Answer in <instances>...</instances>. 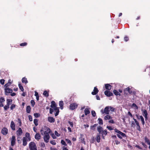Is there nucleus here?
<instances>
[{
	"label": "nucleus",
	"mask_w": 150,
	"mask_h": 150,
	"mask_svg": "<svg viewBox=\"0 0 150 150\" xmlns=\"http://www.w3.org/2000/svg\"><path fill=\"white\" fill-rule=\"evenodd\" d=\"M9 108V106L8 105H6L4 107V108L5 110H6Z\"/></svg>",
	"instance_id": "37998d69"
},
{
	"label": "nucleus",
	"mask_w": 150,
	"mask_h": 150,
	"mask_svg": "<svg viewBox=\"0 0 150 150\" xmlns=\"http://www.w3.org/2000/svg\"><path fill=\"white\" fill-rule=\"evenodd\" d=\"M34 116L36 118H38L40 116V114L38 113H35L34 114Z\"/></svg>",
	"instance_id": "a19ab883"
},
{
	"label": "nucleus",
	"mask_w": 150,
	"mask_h": 150,
	"mask_svg": "<svg viewBox=\"0 0 150 150\" xmlns=\"http://www.w3.org/2000/svg\"><path fill=\"white\" fill-rule=\"evenodd\" d=\"M135 147H136L138 148L139 149H142V147H140L138 145H136Z\"/></svg>",
	"instance_id": "338daca9"
},
{
	"label": "nucleus",
	"mask_w": 150,
	"mask_h": 150,
	"mask_svg": "<svg viewBox=\"0 0 150 150\" xmlns=\"http://www.w3.org/2000/svg\"><path fill=\"white\" fill-rule=\"evenodd\" d=\"M98 91L96 87L94 88L93 91L92 92L91 94L93 95H95L98 93Z\"/></svg>",
	"instance_id": "ddd939ff"
},
{
	"label": "nucleus",
	"mask_w": 150,
	"mask_h": 150,
	"mask_svg": "<svg viewBox=\"0 0 150 150\" xmlns=\"http://www.w3.org/2000/svg\"><path fill=\"white\" fill-rule=\"evenodd\" d=\"M78 106L77 104L75 103L71 104L70 105V108L71 110H74Z\"/></svg>",
	"instance_id": "39448f33"
},
{
	"label": "nucleus",
	"mask_w": 150,
	"mask_h": 150,
	"mask_svg": "<svg viewBox=\"0 0 150 150\" xmlns=\"http://www.w3.org/2000/svg\"><path fill=\"white\" fill-rule=\"evenodd\" d=\"M43 95L46 97H48L49 96V94L46 91L44 92Z\"/></svg>",
	"instance_id": "e433bc0d"
},
{
	"label": "nucleus",
	"mask_w": 150,
	"mask_h": 150,
	"mask_svg": "<svg viewBox=\"0 0 150 150\" xmlns=\"http://www.w3.org/2000/svg\"><path fill=\"white\" fill-rule=\"evenodd\" d=\"M61 143L63 145H64L65 146H67V144H66V143H65V142L64 140H61Z\"/></svg>",
	"instance_id": "49530a36"
},
{
	"label": "nucleus",
	"mask_w": 150,
	"mask_h": 150,
	"mask_svg": "<svg viewBox=\"0 0 150 150\" xmlns=\"http://www.w3.org/2000/svg\"><path fill=\"white\" fill-rule=\"evenodd\" d=\"M1 132L3 135H5L8 134V129L6 128H3L1 130Z\"/></svg>",
	"instance_id": "423d86ee"
},
{
	"label": "nucleus",
	"mask_w": 150,
	"mask_h": 150,
	"mask_svg": "<svg viewBox=\"0 0 150 150\" xmlns=\"http://www.w3.org/2000/svg\"><path fill=\"white\" fill-rule=\"evenodd\" d=\"M113 93L116 96H120V93L117 90H114L113 91Z\"/></svg>",
	"instance_id": "c85d7f7f"
},
{
	"label": "nucleus",
	"mask_w": 150,
	"mask_h": 150,
	"mask_svg": "<svg viewBox=\"0 0 150 150\" xmlns=\"http://www.w3.org/2000/svg\"><path fill=\"white\" fill-rule=\"evenodd\" d=\"M16 141V137L15 136L13 135L12 136L11 142V145L12 146H14L15 144Z\"/></svg>",
	"instance_id": "0eeeda50"
},
{
	"label": "nucleus",
	"mask_w": 150,
	"mask_h": 150,
	"mask_svg": "<svg viewBox=\"0 0 150 150\" xmlns=\"http://www.w3.org/2000/svg\"><path fill=\"white\" fill-rule=\"evenodd\" d=\"M51 135L53 139H55L56 138V137L54 133L52 134H51Z\"/></svg>",
	"instance_id": "13d9d810"
},
{
	"label": "nucleus",
	"mask_w": 150,
	"mask_h": 150,
	"mask_svg": "<svg viewBox=\"0 0 150 150\" xmlns=\"http://www.w3.org/2000/svg\"><path fill=\"white\" fill-rule=\"evenodd\" d=\"M141 144H142V145L144 146V147L146 148H147V145L145 144V143H144L143 142H142L141 143Z\"/></svg>",
	"instance_id": "052dcab7"
},
{
	"label": "nucleus",
	"mask_w": 150,
	"mask_h": 150,
	"mask_svg": "<svg viewBox=\"0 0 150 150\" xmlns=\"http://www.w3.org/2000/svg\"><path fill=\"white\" fill-rule=\"evenodd\" d=\"M22 129L20 127L16 131V134L18 136H20L22 134Z\"/></svg>",
	"instance_id": "1a4fd4ad"
},
{
	"label": "nucleus",
	"mask_w": 150,
	"mask_h": 150,
	"mask_svg": "<svg viewBox=\"0 0 150 150\" xmlns=\"http://www.w3.org/2000/svg\"><path fill=\"white\" fill-rule=\"evenodd\" d=\"M105 94L108 97L113 95V93L108 91H105L104 92Z\"/></svg>",
	"instance_id": "6e6552de"
},
{
	"label": "nucleus",
	"mask_w": 150,
	"mask_h": 150,
	"mask_svg": "<svg viewBox=\"0 0 150 150\" xmlns=\"http://www.w3.org/2000/svg\"><path fill=\"white\" fill-rule=\"evenodd\" d=\"M98 124L100 125H103V121L102 119L100 118H99L98 120Z\"/></svg>",
	"instance_id": "f704fd0d"
},
{
	"label": "nucleus",
	"mask_w": 150,
	"mask_h": 150,
	"mask_svg": "<svg viewBox=\"0 0 150 150\" xmlns=\"http://www.w3.org/2000/svg\"><path fill=\"white\" fill-rule=\"evenodd\" d=\"M137 129L139 131L141 132L142 131V130L141 129L140 127V125L139 126H137Z\"/></svg>",
	"instance_id": "6e6d98bb"
},
{
	"label": "nucleus",
	"mask_w": 150,
	"mask_h": 150,
	"mask_svg": "<svg viewBox=\"0 0 150 150\" xmlns=\"http://www.w3.org/2000/svg\"><path fill=\"white\" fill-rule=\"evenodd\" d=\"M129 38L125 36L124 38V40H125L127 42Z\"/></svg>",
	"instance_id": "e2e57ef3"
},
{
	"label": "nucleus",
	"mask_w": 150,
	"mask_h": 150,
	"mask_svg": "<svg viewBox=\"0 0 150 150\" xmlns=\"http://www.w3.org/2000/svg\"><path fill=\"white\" fill-rule=\"evenodd\" d=\"M22 83H28V81L27 80V79L25 77H23L22 78Z\"/></svg>",
	"instance_id": "473e14b6"
},
{
	"label": "nucleus",
	"mask_w": 150,
	"mask_h": 150,
	"mask_svg": "<svg viewBox=\"0 0 150 150\" xmlns=\"http://www.w3.org/2000/svg\"><path fill=\"white\" fill-rule=\"evenodd\" d=\"M18 86L20 89L21 90V91H24V88L20 84H18Z\"/></svg>",
	"instance_id": "c9c22d12"
},
{
	"label": "nucleus",
	"mask_w": 150,
	"mask_h": 150,
	"mask_svg": "<svg viewBox=\"0 0 150 150\" xmlns=\"http://www.w3.org/2000/svg\"><path fill=\"white\" fill-rule=\"evenodd\" d=\"M105 88L108 90H110L112 86L109 84H105Z\"/></svg>",
	"instance_id": "6ab92c4d"
},
{
	"label": "nucleus",
	"mask_w": 150,
	"mask_h": 150,
	"mask_svg": "<svg viewBox=\"0 0 150 150\" xmlns=\"http://www.w3.org/2000/svg\"><path fill=\"white\" fill-rule=\"evenodd\" d=\"M125 91H127L129 93L131 94L132 93V91L129 87H127L125 89Z\"/></svg>",
	"instance_id": "cd10ccee"
},
{
	"label": "nucleus",
	"mask_w": 150,
	"mask_h": 150,
	"mask_svg": "<svg viewBox=\"0 0 150 150\" xmlns=\"http://www.w3.org/2000/svg\"><path fill=\"white\" fill-rule=\"evenodd\" d=\"M28 140L26 139L25 137H23V146H25L26 145L27 143Z\"/></svg>",
	"instance_id": "dca6fc26"
},
{
	"label": "nucleus",
	"mask_w": 150,
	"mask_h": 150,
	"mask_svg": "<svg viewBox=\"0 0 150 150\" xmlns=\"http://www.w3.org/2000/svg\"><path fill=\"white\" fill-rule=\"evenodd\" d=\"M28 118L30 121H33L32 117L31 115H29L28 116Z\"/></svg>",
	"instance_id": "bf43d9fd"
},
{
	"label": "nucleus",
	"mask_w": 150,
	"mask_h": 150,
	"mask_svg": "<svg viewBox=\"0 0 150 150\" xmlns=\"http://www.w3.org/2000/svg\"><path fill=\"white\" fill-rule=\"evenodd\" d=\"M98 125L97 124H94L93 125L91 126L90 127V129L91 130H95V127Z\"/></svg>",
	"instance_id": "2f4dec72"
},
{
	"label": "nucleus",
	"mask_w": 150,
	"mask_h": 150,
	"mask_svg": "<svg viewBox=\"0 0 150 150\" xmlns=\"http://www.w3.org/2000/svg\"><path fill=\"white\" fill-rule=\"evenodd\" d=\"M100 111L103 114L105 113L106 115H109L110 111L109 106L106 107L104 108V110L103 109H102Z\"/></svg>",
	"instance_id": "20e7f679"
},
{
	"label": "nucleus",
	"mask_w": 150,
	"mask_h": 150,
	"mask_svg": "<svg viewBox=\"0 0 150 150\" xmlns=\"http://www.w3.org/2000/svg\"><path fill=\"white\" fill-rule=\"evenodd\" d=\"M10 85V83H7L4 85V87L5 88H8V87Z\"/></svg>",
	"instance_id": "4d7b16f0"
},
{
	"label": "nucleus",
	"mask_w": 150,
	"mask_h": 150,
	"mask_svg": "<svg viewBox=\"0 0 150 150\" xmlns=\"http://www.w3.org/2000/svg\"><path fill=\"white\" fill-rule=\"evenodd\" d=\"M66 141L67 143L69 144L70 146L71 145L72 143L71 141L68 139H66Z\"/></svg>",
	"instance_id": "58836bf2"
},
{
	"label": "nucleus",
	"mask_w": 150,
	"mask_h": 150,
	"mask_svg": "<svg viewBox=\"0 0 150 150\" xmlns=\"http://www.w3.org/2000/svg\"><path fill=\"white\" fill-rule=\"evenodd\" d=\"M13 100L11 99H7L6 100L7 105L9 106L12 103Z\"/></svg>",
	"instance_id": "4be33fe9"
},
{
	"label": "nucleus",
	"mask_w": 150,
	"mask_h": 150,
	"mask_svg": "<svg viewBox=\"0 0 150 150\" xmlns=\"http://www.w3.org/2000/svg\"><path fill=\"white\" fill-rule=\"evenodd\" d=\"M63 102L62 101H60L59 103V105L60 106V108L61 109H63Z\"/></svg>",
	"instance_id": "7c9ffc66"
},
{
	"label": "nucleus",
	"mask_w": 150,
	"mask_h": 150,
	"mask_svg": "<svg viewBox=\"0 0 150 150\" xmlns=\"http://www.w3.org/2000/svg\"><path fill=\"white\" fill-rule=\"evenodd\" d=\"M53 108L54 109V110L55 111H56L59 110V109L57 107V106H55V107H54V108Z\"/></svg>",
	"instance_id": "680f3d73"
},
{
	"label": "nucleus",
	"mask_w": 150,
	"mask_h": 150,
	"mask_svg": "<svg viewBox=\"0 0 150 150\" xmlns=\"http://www.w3.org/2000/svg\"><path fill=\"white\" fill-rule=\"evenodd\" d=\"M25 137L26 139H28V141H30L31 140V138L30 137V135L29 133L28 132H26L25 134Z\"/></svg>",
	"instance_id": "f3484780"
},
{
	"label": "nucleus",
	"mask_w": 150,
	"mask_h": 150,
	"mask_svg": "<svg viewBox=\"0 0 150 150\" xmlns=\"http://www.w3.org/2000/svg\"><path fill=\"white\" fill-rule=\"evenodd\" d=\"M50 143L53 145H55L56 144V143L54 140L50 141Z\"/></svg>",
	"instance_id": "09e8293b"
},
{
	"label": "nucleus",
	"mask_w": 150,
	"mask_h": 150,
	"mask_svg": "<svg viewBox=\"0 0 150 150\" xmlns=\"http://www.w3.org/2000/svg\"><path fill=\"white\" fill-rule=\"evenodd\" d=\"M51 104L50 105V107L52 108H53L55 107V106H57L55 102L54 101H52L51 102Z\"/></svg>",
	"instance_id": "b1692460"
},
{
	"label": "nucleus",
	"mask_w": 150,
	"mask_h": 150,
	"mask_svg": "<svg viewBox=\"0 0 150 150\" xmlns=\"http://www.w3.org/2000/svg\"><path fill=\"white\" fill-rule=\"evenodd\" d=\"M53 112V109L50 108V114H52Z\"/></svg>",
	"instance_id": "774afa93"
},
{
	"label": "nucleus",
	"mask_w": 150,
	"mask_h": 150,
	"mask_svg": "<svg viewBox=\"0 0 150 150\" xmlns=\"http://www.w3.org/2000/svg\"><path fill=\"white\" fill-rule=\"evenodd\" d=\"M31 104V105L33 107L34 105H35V102L33 100H31L30 101Z\"/></svg>",
	"instance_id": "de8ad7c7"
},
{
	"label": "nucleus",
	"mask_w": 150,
	"mask_h": 150,
	"mask_svg": "<svg viewBox=\"0 0 150 150\" xmlns=\"http://www.w3.org/2000/svg\"><path fill=\"white\" fill-rule=\"evenodd\" d=\"M48 120L49 122L51 123L54 122L55 121L53 117H48Z\"/></svg>",
	"instance_id": "a211bd4d"
},
{
	"label": "nucleus",
	"mask_w": 150,
	"mask_h": 150,
	"mask_svg": "<svg viewBox=\"0 0 150 150\" xmlns=\"http://www.w3.org/2000/svg\"><path fill=\"white\" fill-rule=\"evenodd\" d=\"M91 112L92 115L93 117H95L96 116V113L94 111V110L92 111Z\"/></svg>",
	"instance_id": "ea45409f"
},
{
	"label": "nucleus",
	"mask_w": 150,
	"mask_h": 150,
	"mask_svg": "<svg viewBox=\"0 0 150 150\" xmlns=\"http://www.w3.org/2000/svg\"><path fill=\"white\" fill-rule=\"evenodd\" d=\"M10 127L13 130H15V125L14 122L13 121H12L11 123Z\"/></svg>",
	"instance_id": "f8f14e48"
},
{
	"label": "nucleus",
	"mask_w": 150,
	"mask_h": 150,
	"mask_svg": "<svg viewBox=\"0 0 150 150\" xmlns=\"http://www.w3.org/2000/svg\"><path fill=\"white\" fill-rule=\"evenodd\" d=\"M100 134H102V135H104L105 136H106L107 134V130L106 129L103 130Z\"/></svg>",
	"instance_id": "393cba45"
},
{
	"label": "nucleus",
	"mask_w": 150,
	"mask_h": 150,
	"mask_svg": "<svg viewBox=\"0 0 150 150\" xmlns=\"http://www.w3.org/2000/svg\"><path fill=\"white\" fill-rule=\"evenodd\" d=\"M103 130V128L101 126H99L97 128V130L99 132L98 134H100L101 133V132H102Z\"/></svg>",
	"instance_id": "4468645a"
},
{
	"label": "nucleus",
	"mask_w": 150,
	"mask_h": 150,
	"mask_svg": "<svg viewBox=\"0 0 150 150\" xmlns=\"http://www.w3.org/2000/svg\"><path fill=\"white\" fill-rule=\"evenodd\" d=\"M68 123L70 126L72 127L73 126V122H72L69 121Z\"/></svg>",
	"instance_id": "5fc2aeb1"
},
{
	"label": "nucleus",
	"mask_w": 150,
	"mask_h": 150,
	"mask_svg": "<svg viewBox=\"0 0 150 150\" xmlns=\"http://www.w3.org/2000/svg\"><path fill=\"white\" fill-rule=\"evenodd\" d=\"M132 107H134L136 109H138V107L137 105L134 103H133L132 104Z\"/></svg>",
	"instance_id": "a18cd8bd"
},
{
	"label": "nucleus",
	"mask_w": 150,
	"mask_h": 150,
	"mask_svg": "<svg viewBox=\"0 0 150 150\" xmlns=\"http://www.w3.org/2000/svg\"><path fill=\"white\" fill-rule=\"evenodd\" d=\"M31 108L30 106L28 105L27 106L26 108V111L27 113H30V112Z\"/></svg>",
	"instance_id": "5701e85b"
},
{
	"label": "nucleus",
	"mask_w": 150,
	"mask_h": 150,
	"mask_svg": "<svg viewBox=\"0 0 150 150\" xmlns=\"http://www.w3.org/2000/svg\"><path fill=\"white\" fill-rule=\"evenodd\" d=\"M5 91L6 93V94L7 95L6 93H11L12 92L13 90L11 88H5Z\"/></svg>",
	"instance_id": "9d476101"
},
{
	"label": "nucleus",
	"mask_w": 150,
	"mask_h": 150,
	"mask_svg": "<svg viewBox=\"0 0 150 150\" xmlns=\"http://www.w3.org/2000/svg\"><path fill=\"white\" fill-rule=\"evenodd\" d=\"M144 140L146 143H147L149 145H150V141L146 137H144Z\"/></svg>",
	"instance_id": "c756f323"
},
{
	"label": "nucleus",
	"mask_w": 150,
	"mask_h": 150,
	"mask_svg": "<svg viewBox=\"0 0 150 150\" xmlns=\"http://www.w3.org/2000/svg\"><path fill=\"white\" fill-rule=\"evenodd\" d=\"M5 101L4 98L3 97L0 98V103H2Z\"/></svg>",
	"instance_id": "4c0bfd02"
},
{
	"label": "nucleus",
	"mask_w": 150,
	"mask_h": 150,
	"mask_svg": "<svg viewBox=\"0 0 150 150\" xmlns=\"http://www.w3.org/2000/svg\"><path fill=\"white\" fill-rule=\"evenodd\" d=\"M114 130L117 133V135L119 138L121 139H122V137H126V134L125 133L119 131L117 129H115Z\"/></svg>",
	"instance_id": "f03ea898"
},
{
	"label": "nucleus",
	"mask_w": 150,
	"mask_h": 150,
	"mask_svg": "<svg viewBox=\"0 0 150 150\" xmlns=\"http://www.w3.org/2000/svg\"><path fill=\"white\" fill-rule=\"evenodd\" d=\"M138 119H140L142 122V125H144L145 124V121L144 119L142 116L141 115L139 116V118L137 117Z\"/></svg>",
	"instance_id": "412c9836"
},
{
	"label": "nucleus",
	"mask_w": 150,
	"mask_h": 150,
	"mask_svg": "<svg viewBox=\"0 0 150 150\" xmlns=\"http://www.w3.org/2000/svg\"><path fill=\"white\" fill-rule=\"evenodd\" d=\"M128 115H129L131 117H133L131 113L130 112H129V111L128 112Z\"/></svg>",
	"instance_id": "69168bd1"
},
{
	"label": "nucleus",
	"mask_w": 150,
	"mask_h": 150,
	"mask_svg": "<svg viewBox=\"0 0 150 150\" xmlns=\"http://www.w3.org/2000/svg\"><path fill=\"white\" fill-rule=\"evenodd\" d=\"M40 132L41 134L44 136L43 139L44 142L46 143H48L50 138L49 134L52 133L51 130L47 127H45L40 129Z\"/></svg>",
	"instance_id": "f257e3e1"
},
{
	"label": "nucleus",
	"mask_w": 150,
	"mask_h": 150,
	"mask_svg": "<svg viewBox=\"0 0 150 150\" xmlns=\"http://www.w3.org/2000/svg\"><path fill=\"white\" fill-rule=\"evenodd\" d=\"M135 126V124L134 121L132 122L131 126L132 127H134Z\"/></svg>",
	"instance_id": "0e129e2a"
},
{
	"label": "nucleus",
	"mask_w": 150,
	"mask_h": 150,
	"mask_svg": "<svg viewBox=\"0 0 150 150\" xmlns=\"http://www.w3.org/2000/svg\"><path fill=\"white\" fill-rule=\"evenodd\" d=\"M54 133L55 135H56L57 137H59L60 136V134H59L56 131H55Z\"/></svg>",
	"instance_id": "864d4df0"
},
{
	"label": "nucleus",
	"mask_w": 150,
	"mask_h": 150,
	"mask_svg": "<svg viewBox=\"0 0 150 150\" xmlns=\"http://www.w3.org/2000/svg\"><path fill=\"white\" fill-rule=\"evenodd\" d=\"M35 139L38 140L40 139L41 138V136L39 133H37L35 136Z\"/></svg>",
	"instance_id": "2eb2a0df"
},
{
	"label": "nucleus",
	"mask_w": 150,
	"mask_h": 150,
	"mask_svg": "<svg viewBox=\"0 0 150 150\" xmlns=\"http://www.w3.org/2000/svg\"><path fill=\"white\" fill-rule=\"evenodd\" d=\"M27 45V43L26 42H24L23 43H22L20 44V45L21 46H24L26 45Z\"/></svg>",
	"instance_id": "603ef678"
},
{
	"label": "nucleus",
	"mask_w": 150,
	"mask_h": 150,
	"mask_svg": "<svg viewBox=\"0 0 150 150\" xmlns=\"http://www.w3.org/2000/svg\"><path fill=\"white\" fill-rule=\"evenodd\" d=\"M106 128L110 130H111L113 129L112 127L111 126H107Z\"/></svg>",
	"instance_id": "3c124183"
},
{
	"label": "nucleus",
	"mask_w": 150,
	"mask_h": 150,
	"mask_svg": "<svg viewBox=\"0 0 150 150\" xmlns=\"http://www.w3.org/2000/svg\"><path fill=\"white\" fill-rule=\"evenodd\" d=\"M96 139L97 142L98 143H99L100 142V135L99 134H98L96 138Z\"/></svg>",
	"instance_id": "aec40b11"
},
{
	"label": "nucleus",
	"mask_w": 150,
	"mask_h": 150,
	"mask_svg": "<svg viewBox=\"0 0 150 150\" xmlns=\"http://www.w3.org/2000/svg\"><path fill=\"white\" fill-rule=\"evenodd\" d=\"M34 123L36 126L38 125V120L37 119H35L34 120Z\"/></svg>",
	"instance_id": "72a5a7b5"
},
{
	"label": "nucleus",
	"mask_w": 150,
	"mask_h": 150,
	"mask_svg": "<svg viewBox=\"0 0 150 150\" xmlns=\"http://www.w3.org/2000/svg\"><path fill=\"white\" fill-rule=\"evenodd\" d=\"M16 105L15 104H12L10 107V109L11 110H13L15 108Z\"/></svg>",
	"instance_id": "c03bdc74"
},
{
	"label": "nucleus",
	"mask_w": 150,
	"mask_h": 150,
	"mask_svg": "<svg viewBox=\"0 0 150 150\" xmlns=\"http://www.w3.org/2000/svg\"><path fill=\"white\" fill-rule=\"evenodd\" d=\"M143 115L145 117V120H147L148 119V113L147 112L146 110L145 109L143 110Z\"/></svg>",
	"instance_id": "9b49d317"
},
{
	"label": "nucleus",
	"mask_w": 150,
	"mask_h": 150,
	"mask_svg": "<svg viewBox=\"0 0 150 150\" xmlns=\"http://www.w3.org/2000/svg\"><path fill=\"white\" fill-rule=\"evenodd\" d=\"M84 112L85 115H86L90 113V111L88 108H86L85 109Z\"/></svg>",
	"instance_id": "bb28decb"
},
{
	"label": "nucleus",
	"mask_w": 150,
	"mask_h": 150,
	"mask_svg": "<svg viewBox=\"0 0 150 150\" xmlns=\"http://www.w3.org/2000/svg\"><path fill=\"white\" fill-rule=\"evenodd\" d=\"M5 80L3 79H1L0 80V83L2 85L4 83Z\"/></svg>",
	"instance_id": "8fccbe9b"
},
{
	"label": "nucleus",
	"mask_w": 150,
	"mask_h": 150,
	"mask_svg": "<svg viewBox=\"0 0 150 150\" xmlns=\"http://www.w3.org/2000/svg\"><path fill=\"white\" fill-rule=\"evenodd\" d=\"M29 148L30 150H37L36 144L33 142H31L29 143Z\"/></svg>",
	"instance_id": "7ed1b4c3"
},
{
	"label": "nucleus",
	"mask_w": 150,
	"mask_h": 150,
	"mask_svg": "<svg viewBox=\"0 0 150 150\" xmlns=\"http://www.w3.org/2000/svg\"><path fill=\"white\" fill-rule=\"evenodd\" d=\"M112 118V117L110 115H107L104 117V119L105 120H107L111 119Z\"/></svg>",
	"instance_id": "a878e982"
},
{
	"label": "nucleus",
	"mask_w": 150,
	"mask_h": 150,
	"mask_svg": "<svg viewBox=\"0 0 150 150\" xmlns=\"http://www.w3.org/2000/svg\"><path fill=\"white\" fill-rule=\"evenodd\" d=\"M109 110H110L112 112H114V110H115V108L112 107L111 106H109Z\"/></svg>",
	"instance_id": "79ce46f5"
}]
</instances>
